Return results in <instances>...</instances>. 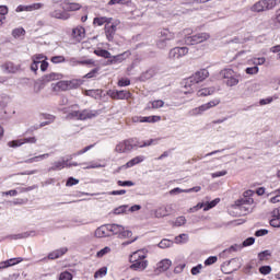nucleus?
<instances>
[{"label": "nucleus", "instance_id": "nucleus-26", "mask_svg": "<svg viewBox=\"0 0 280 280\" xmlns=\"http://www.w3.org/2000/svg\"><path fill=\"white\" fill-rule=\"evenodd\" d=\"M145 158L143 156H136L129 162L126 163L125 167H135V165H139V163H143Z\"/></svg>", "mask_w": 280, "mask_h": 280}, {"label": "nucleus", "instance_id": "nucleus-22", "mask_svg": "<svg viewBox=\"0 0 280 280\" xmlns=\"http://www.w3.org/2000/svg\"><path fill=\"white\" fill-rule=\"evenodd\" d=\"M107 231H110L114 235H120V233L124 231V225L120 224H109L107 225Z\"/></svg>", "mask_w": 280, "mask_h": 280}, {"label": "nucleus", "instance_id": "nucleus-39", "mask_svg": "<svg viewBox=\"0 0 280 280\" xmlns=\"http://www.w3.org/2000/svg\"><path fill=\"white\" fill-rule=\"evenodd\" d=\"M23 35H25V30H24V28H14V30L12 31V36H13L14 38H19V37H21V36H23Z\"/></svg>", "mask_w": 280, "mask_h": 280}, {"label": "nucleus", "instance_id": "nucleus-57", "mask_svg": "<svg viewBox=\"0 0 280 280\" xmlns=\"http://www.w3.org/2000/svg\"><path fill=\"white\" fill-rule=\"evenodd\" d=\"M51 62H54L55 65H58L60 62H65V57L62 56H55L51 58Z\"/></svg>", "mask_w": 280, "mask_h": 280}, {"label": "nucleus", "instance_id": "nucleus-28", "mask_svg": "<svg viewBox=\"0 0 280 280\" xmlns=\"http://www.w3.org/2000/svg\"><path fill=\"white\" fill-rule=\"evenodd\" d=\"M225 84L226 86H237V84H240V79L234 74L226 80Z\"/></svg>", "mask_w": 280, "mask_h": 280}, {"label": "nucleus", "instance_id": "nucleus-15", "mask_svg": "<svg viewBox=\"0 0 280 280\" xmlns=\"http://www.w3.org/2000/svg\"><path fill=\"white\" fill-rule=\"evenodd\" d=\"M72 36L80 43L84 36H86V31L82 26H77L75 28L72 30Z\"/></svg>", "mask_w": 280, "mask_h": 280}, {"label": "nucleus", "instance_id": "nucleus-20", "mask_svg": "<svg viewBox=\"0 0 280 280\" xmlns=\"http://www.w3.org/2000/svg\"><path fill=\"white\" fill-rule=\"evenodd\" d=\"M67 250H69L67 247H61L60 249H56L50 254H48V259H58L62 257V255H65Z\"/></svg>", "mask_w": 280, "mask_h": 280}, {"label": "nucleus", "instance_id": "nucleus-3", "mask_svg": "<svg viewBox=\"0 0 280 280\" xmlns=\"http://www.w3.org/2000/svg\"><path fill=\"white\" fill-rule=\"evenodd\" d=\"M207 78H209V70L201 69L195 72L192 77H189L188 79H186L185 88L192 86V84H199V82H203V80H207Z\"/></svg>", "mask_w": 280, "mask_h": 280}, {"label": "nucleus", "instance_id": "nucleus-47", "mask_svg": "<svg viewBox=\"0 0 280 280\" xmlns=\"http://www.w3.org/2000/svg\"><path fill=\"white\" fill-rule=\"evenodd\" d=\"M165 105V102L158 100V101H153L151 103L152 108H163V106Z\"/></svg>", "mask_w": 280, "mask_h": 280}, {"label": "nucleus", "instance_id": "nucleus-38", "mask_svg": "<svg viewBox=\"0 0 280 280\" xmlns=\"http://www.w3.org/2000/svg\"><path fill=\"white\" fill-rule=\"evenodd\" d=\"M270 226H273V229H280V217H273L270 220Z\"/></svg>", "mask_w": 280, "mask_h": 280}, {"label": "nucleus", "instance_id": "nucleus-13", "mask_svg": "<svg viewBox=\"0 0 280 280\" xmlns=\"http://www.w3.org/2000/svg\"><path fill=\"white\" fill-rule=\"evenodd\" d=\"M220 104V100L215 98L213 101H210L209 103H206L198 108L195 109V113H205V110H209V108H215Z\"/></svg>", "mask_w": 280, "mask_h": 280}, {"label": "nucleus", "instance_id": "nucleus-5", "mask_svg": "<svg viewBox=\"0 0 280 280\" xmlns=\"http://www.w3.org/2000/svg\"><path fill=\"white\" fill-rule=\"evenodd\" d=\"M211 35L209 33H198L196 35L185 37L186 45H200V43H205V40H209Z\"/></svg>", "mask_w": 280, "mask_h": 280}, {"label": "nucleus", "instance_id": "nucleus-33", "mask_svg": "<svg viewBox=\"0 0 280 280\" xmlns=\"http://www.w3.org/2000/svg\"><path fill=\"white\" fill-rule=\"evenodd\" d=\"M172 244H174V242H172L171 240L167 238H163L160 243H159V248H170V246H172Z\"/></svg>", "mask_w": 280, "mask_h": 280}, {"label": "nucleus", "instance_id": "nucleus-1", "mask_svg": "<svg viewBox=\"0 0 280 280\" xmlns=\"http://www.w3.org/2000/svg\"><path fill=\"white\" fill-rule=\"evenodd\" d=\"M277 8V0H259L250 7V12H268Z\"/></svg>", "mask_w": 280, "mask_h": 280}, {"label": "nucleus", "instance_id": "nucleus-8", "mask_svg": "<svg viewBox=\"0 0 280 280\" xmlns=\"http://www.w3.org/2000/svg\"><path fill=\"white\" fill-rule=\"evenodd\" d=\"M254 200L253 198H242L235 201L236 207L246 215L248 213L249 208H247L244 205H253Z\"/></svg>", "mask_w": 280, "mask_h": 280}, {"label": "nucleus", "instance_id": "nucleus-53", "mask_svg": "<svg viewBox=\"0 0 280 280\" xmlns=\"http://www.w3.org/2000/svg\"><path fill=\"white\" fill-rule=\"evenodd\" d=\"M253 244H255V237H248L243 242L242 246L244 248L246 246H253Z\"/></svg>", "mask_w": 280, "mask_h": 280}, {"label": "nucleus", "instance_id": "nucleus-12", "mask_svg": "<svg viewBox=\"0 0 280 280\" xmlns=\"http://www.w3.org/2000/svg\"><path fill=\"white\" fill-rule=\"evenodd\" d=\"M174 211V208L172 205L166 206V207H161L154 211L155 218H166V215H170Z\"/></svg>", "mask_w": 280, "mask_h": 280}, {"label": "nucleus", "instance_id": "nucleus-24", "mask_svg": "<svg viewBox=\"0 0 280 280\" xmlns=\"http://www.w3.org/2000/svg\"><path fill=\"white\" fill-rule=\"evenodd\" d=\"M36 235V232H24L20 234H12L10 235V240H26V237Z\"/></svg>", "mask_w": 280, "mask_h": 280}, {"label": "nucleus", "instance_id": "nucleus-42", "mask_svg": "<svg viewBox=\"0 0 280 280\" xmlns=\"http://www.w3.org/2000/svg\"><path fill=\"white\" fill-rule=\"evenodd\" d=\"M69 89H78L82 84V80L68 81Z\"/></svg>", "mask_w": 280, "mask_h": 280}, {"label": "nucleus", "instance_id": "nucleus-63", "mask_svg": "<svg viewBox=\"0 0 280 280\" xmlns=\"http://www.w3.org/2000/svg\"><path fill=\"white\" fill-rule=\"evenodd\" d=\"M98 72H100V68H95L91 72L85 74L84 78H88V79L95 78V74L98 73Z\"/></svg>", "mask_w": 280, "mask_h": 280}, {"label": "nucleus", "instance_id": "nucleus-6", "mask_svg": "<svg viewBox=\"0 0 280 280\" xmlns=\"http://www.w3.org/2000/svg\"><path fill=\"white\" fill-rule=\"evenodd\" d=\"M189 54V48L187 47H175L170 50L168 58L171 60H179V58H183L184 56H187Z\"/></svg>", "mask_w": 280, "mask_h": 280}, {"label": "nucleus", "instance_id": "nucleus-7", "mask_svg": "<svg viewBox=\"0 0 280 280\" xmlns=\"http://www.w3.org/2000/svg\"><path fill=\"white\" fill-rule=\"evenodd\" d=\"M95 117V114L89 112V110H83V112H71L70 114H68L67 118L68 119H81V120H84V119H91Z\"/></svg>", "mask_w": 280, "mask_h": 280}, {"label": "nucleus", "instance_id": "nucleus-19", "mask_svg": "<svg viewBox=\"0 0 280 280\" xmlns=\"http://www.w3.org/2000/svg\"><path fill=\"white\" fill-rule=\"evenodd\" d=\"M50 16L51 19H61L62 21H67L70 18L69 13L60 10L50 12Z\"/></svg>", "mask_w": 280, "mask_h": 280}, {"label": "nucleus", "instance_id": "nucleus-31", "mask_svg": "<svg viewBox=\"0 0 280 280\" xmlns=\"http://www.w3.org/2000/svg\"><path fill=\"white\" fill-rule=\"evenodd\" d=\"M124 55L114 56L112 59L107 61L108 65H117V62H124Z\"/></svg>", "mask_w": 280, "mask_h": 280}, {"label": "nucleus", "instance_id": "nucleus-25", "mask_svg": "<svg viewBox=\"0 0 280 280\" xmlns=\"http://www.w3.org/2000/svg\"><path fill=\"white\" fill-rule=\"evenodd\" d=\"M55 91H69V81H59L54 86Z\"/></svg>", "mask_w": 280, "mask_h": 280}, {"label": "nucleus", "instance_id": "nucleus-2", "mask_svg": "<svg viewBox=\"0 0 280 280\" xmlns=\"http://www.w3.org/2000/svg\"><path fill=\"white\" fill-rule=\"evenodd\" d=\"M242 268V260L240 258H232L229 261H225L221 265V272L224 275H233Z\"/></svg>", "mask_w": 280, "mask_h": 280}, {"label": "nucleus", "instance_id": "nucleus-54", "mask_svg": "<svg viewBox=\"0 0 280 280\" xmlns=\"http://www.w3.org/2000/svg\"><path fill=\"white\" fill-rule=\"evenodd\" d=\"M270 250H264L258 254V258L260 261H264V259H266V257H270Z\"/></svg>", "mask_w": 280, "mask_h": 280}, {"label": "nucleus", "instance_id": "nucleus-55", "mask_svg": "<svg viewBox=\"0 0 280 280\" xmlns=\"http://www.w3.org/2000/svg\"><path fill=\"white\" fill-rule=\"evenodd\" d=\"M78 183H80V180H78L73 177H69L66 185H67V187H73V185H78Z\"/></svg>", "mask_w": 280, "mask_h": 280}, {"label": "nucleus", "instance_id": "nucleus-41", "mask_svg": "<svg viewBox=\"0 0 280 280\" xmlns=\"http://www.w3.org/2000/svg\"><path fill=\"white\" fill-rule=\"evenodd\" d=\"M126 3H130V0H109L108 5H125Z\"/></svg>", "mask_w": 280, "mask_h": 280}, {"label": "nucleus", "instance_id": "nucleus-4", "mask_svg": "<svg viewBox=\"0 0 280 280\" xmlns=\"http://www.w3.org/2000/svg\"><path fill=\"white\" fill-rule=\"evenodd\" d=\"M174 33L170 32V30H162L160 32V39L156 43L159 49H165V47H167V43H170V40H174Z\"/></svg>", "mask_w": 280, "mask_h": 280}, {"label": "nucleus", "instance_id": "nucleus-30", "mask_svg": "<svg viewBox=\"0 0 280 280\" xmlns=\"http://www.w3.org/2000/svg\"><path fill=\"white\" fill-rule=\"evenodd\" d=\"M120 240H128L129 237H132V231L126 230V228L122 226V231L118 235Z\"/></svg>", "mask_w": 280, "mask_h": 280}, {"label": "nucleus", "instance_id": "nucleus-56", "mask_svg": "<svg viewBox=\"0 0 280 280\" xmlns=\"http://www.w3.org/2000/svg\"><path fill=\"white\" fill-rule=\"evenodd\" d=\"M218 202H220V199L212 200L210 203H208V206L206 208H203V211H209V209H213V207H215V205H218Z\"/></svg>", "mask_w": 280, "mask_h": 280}, {"label": "nucleus", "instance_id": "nucleus-58", "mask_svg": "<svg viewBox=\"0 0 280 280\" xmlns=\"http://www.w3.org/2000/svg\"><path fill=\"white\" fill-rule=\"evenodd\" d=\"M200 270H202V265H197L196 267L191 268V275L196 276V275H200Z\"/></svg>", "mask_w": 280, "mask_h": 280}, {"label": "nucleus", "instance_id": "nucleus-45", "mask_svg": "<svg viewBox=\"0 0 280 280\" xmlns=\"http://www.w3.org/2000/svg\"><path fill=\"white\" fill-rule=\"evenodd\" d=\"M117 185L119 187H133L135 183L132 180H125V182L118 180Z\"/></svg>", "mask_w": 280, "mask_h": 280}, {"label": "nucleus", "instance_id": "nucleus-46", "mask_svg": "<svg viewBox=\"0 0 280 280\" xmlns=\"http://www.w3.org/2000/svg\"><path fill=\"white\" fill-rule=\"evenodd\" d=\"M122 145H125L126 152H130V150H132V148H135V145L132 144V140H125L122 142Z\"/></svg>", "mask_w": 280, "mask_h": 280}, {"label": "nucleus", "instance_id": "nucleus-10", "mask_svg": "<svg viewBox=\"0 0 280 280\" xmlns=\"http://www.w3.org/2000/svg\"><path fill=\"white\" fill-rule=\"evenodd\" d=\"M109 96L113 100H130L131 94L129 91L121 90V91H110Z\"/></svg>", "mask_w": 280, "mask_h": 280}, {"label": "nucleus", "instance_id": "nucleus-49", "mask_svg": "<svg viewBox=\"0 0 280 280\" xmlns=\"http://www.w3.org/2000/svg\"><path fill=\"white\" fill-rule=\"evenodd\" d=\"M218 261L217 256H210L208 259L205 260V266H213Z\"/></svg>", "mask_w": 280, "mask_h": 280}, {"label": "nucleus", "instance_id": "nucleus-62", "mask_svg": "<svg viewBox=\"0 0 280 280\" xmlns=\"http://www.w3.org/2000/svg\"><path fill=\"white\" fill-rule=\"evenodd\" d=\"M109 252H110V247H104L97 253V257H104V255H108Z\"/></svg>", "mask_w": 280, "mask_h": 280}, {"label": "nucleus", "instance_id": "nucleus-64", "mask_svg": "<svg viewBox=\"0 0 280 280\" xmlns=\"http://www.w3.org/2000/svg\"><path fill=\"white\" fill-rule=\"evenodd\" d=\"M264 235H268V230L264 229L255 232L256 237H264Z\"/></svg>", "mask_w": 280, "mask_h": 280}, {"label": "nucleus", "instance_id": "nucleus-52", "mask_svg": "<svg viewBox=\"0 0 280 280\" xmlns=\"http://www.w3.org/2000/svg\"><path fill=\"white\" fill-rule=\"evenodd\" d=\"M93 148V144H90L85 147L84 149L78 151L77 153L72 154V156H80V154H85V152H89Z\"/></svg>", "mask_w": 280, "mask_h": 280}, {"label": "nucleus", "instance_id": "nucleus-37", "mask_svg": "<svg viewBox=\"0 0 280 280\" xmlns=\"http://www.w3.org/2000/svg\"><path fill=\"white\" fill-rule=\"evenodd\" d=\"M59 280H73V275L69 271H63L59 275Z\"/></svg>", "mask_w": 280, "mask_h": 280}, {"label": "nucleus", "instance_id": "nucleus-11", "mask_svg": "<svg viewBox=\"0 0 280 280\" xmlns=\"http://www.w3.org/2000/svg\"><path fill=\"white\" fill-rule=\"evenodd\" d=\"M23 143H36V137L24 138L20 140H13L8 143L9 148H19L23 145Z\"/></svg>", "mask_w": 280, "mask_h": 280}, {"label": "nucleus", "instance_id": "nucleus-51", "mask_svg": "<svg viewBox=\"0 0 280 280\" xmlns=\"http://www.w3.org/2000/svg\"><path fill=\"white\" fill-rule=\"evenodd\" d=\"M116 152H118L119 154H124L126 151V147L124 145V142H120L116 145L115 149Z\"/></svg>", "mask_w": 280, "mask_h": 280}, {"label": "nucleus", "instance_id": "nucleus-21", "mask_svg": "<svg viewBox=\"0 0 280 280\" xmlns=\"http://www.w3.org/2000/svg\"><path fill=\"white\" fill-rule=\"evenodd\" d=\"M215 93V88H203L197 92L198 97H207L209 95H213Z\"/></svg>", "mask_w": 280, "mask_h": 280}, {"label": "nucleus", "instance_id": "nucleus-59", "mask_svg": "<svg viewBox=\"0 0 280 280\" xmlns=\"http://www.w3.org/2000/svg\"><path fill=\"white\" fill-rule=\"evenodd\" d=\"M136 253L139 254V257L142 259V261L145 259V257H148V249H139Z\"/></svg>", "mask_w": 280, "mask_h": 280}, {"label": "nucleus", "instance_id": "nucleus-44", "mask_svg": "<svg viewBox=\"0 0 280 280\" xmlns=\"http://www.w3.org/2000/svg\"><path fill=\"white\" fill-rule=\"evenodd\" d=\"M259 272H260V275H270V272H272V267H270V266H261L259 268Z\"/></svg>", "mask_w": 280, "mask_h": 280}, {"label": "nucleus", "instance_id": "nucleus-60", "mask_svg": "<svg viewBox=\"0 0 280 280\" xmlns=\"http://www.w3.org/2000/svg\"><path fill=\"white\" fill-rule=\"evenodd\" d=\"M130 261H143V259L141 258V256H139V254L137 252H135L131 256H130Z\"/></svg>", "mask_w": 280, "mask_h": 280}, {"label": "nucleus", "instance_id": "nucleus-23", "mask_svg": "<svg viewBox=\"0 0 280 280\" xmlns=\"http://www.w3.org/2000/svg\"><path fill=\"white\" fill-rule=\"evenodd\" d=\"M172 266V260L170 259H163L159 262L158 269L160 272H165L166 270H170V267Z\"/></svg>", "mask_w": 280, "mask_h": 280}, {"label": "nucleus", "instance_id": "nucleus-40", "mask_svg": "<svg viewBox=\"0 0 280 280\" xmlns=\"http://www.w3.org/2000/svg\"><path fill=\"white\" fill-rule=\"evenodd\" d=\"M243 246L242 245H232L230 248L223 250V253H237V250H242Z\"/></svg>", "mask_w": 280, "mask_h": 280}, {"label": "nucleus", "instance_id": "nucleus-61", "mask_svg": "<svg viewBox=\"0 0 280 280\" xmlns=\"http://www.w3.org/2000/svg\"><path fill=\"white\" fill-rule=\"evenodd\" d=\"M118 86H130V79H120L118 81Z\"/></svg>", "mask_w": 280, "mask_h": 280}, {"label": "nucleus", "instance_id": "nucleus-50", "mask_svg": "<svg viewBox=\"0 0 280 280\" xmlns=\"http://www.w3.org/2000/svg\"><path fill=\"white\" fill-rule=\"evenodd\" d=\"M246 73H248V75H255V74L259 73V67L255 66L252 68H247Z\"/></svg>", "mask_w": 280, "mask_h": 280}, {"label": "nucleus", "instance_id": "nucleus-43", "mask_svg": "<svg viewBox=\"0 0 280 280\" xmlns=\"http://www.w3.org/2000/svg\"><path fill=\"white\" fill-rule=\"evenodd\" d=\"M128 206H119L118 208L114 209L115 215H121V213H126Z\"/></svg>", "mask_w": 280, "mask_h": 280}, {"label": "nucleus", "instance_id": "nucleus-27", "mask_svg": "<svg viewBox=\"0 0 280 280\" xmlns=\"http://www.w3.org/2000/svg\"><path fill=\"white\" fill-rule=\"evenodd\" d=\"M221 78H224V80H229V78H233L235 75V71L233 69H224L220 72Z\"/></svg>", "mask_w": 280, "mask_h": 280}, {"label": "nucleus", "instance_id": "nucleus-36", "mask_svg": "<svg viewBox=\"0 0 280 280\" xmlns=\"http://www.w3.org/2000/svg\"><path fill=\"white\" fill-rule=\"evenodd\" d=\"M108 272V268L107 267H102L101 269H98L95 273H94V278L97 279V277H104L106 276Z\"/></svg>", "mask_w": 280, "mask_h": 280}, {"label": "nucleus", "instance_id": "nucleus-14", "mask_svg": "<svg viewBox=\"0 0 280 280\" xmlns=\"http://www.w3.org/2000/svg\"><path fill=\"white\" fill-rule=\"evenodd\" d=\"M65 167H71V164H69V160L54 162L51 167L48 168V172H58V170H65Z\"/></svg>", "mask_w": 280, "mask_h": 280}, {"label": "nucleus", "instance_id": "nucleus-18", "mask_svg": "<svg viewBox=\"0 0 280 280\" xmlns=\"http://www.w3.org/2000/svg\"><path fill=\"white\" fill-rule=\"evenodd\" d=\"M23 261V258H11L7 261L0 262V270H3V268H10V266H16V264H21Z\"/></svg>", "mask_w": 280, "mask_h": 280}, {"label": "nucleus", "instance_id": "nucleus-29", "mask_svg": "<svg viewBox=\"0 0 280 280\" xmlns=\"http://www.w3.org/2000/svg\"><path fill=\"white\" fill-rule=\"evenodd\" d=\"M94 54L96 56H100L101 58H107V59L113 58L110 52H108V50H104V49L94 50Z\"/></svg>", "mask_w": 280, "mask_h": 280}, {"label": "nucleus", "instance_id": "nucleus-16", "mask_svg": "<svg viewBox=\"0 0 280 280\" xmlns=\"http://www.w3.org/2000/svg\"><path fill=\"white\" fill-rule=\"evenodd\" d=\"M156 68L152 67L149 68L147 71H144L141 75H140V81L141 82H145L147 80H152V78H154V74L156 73Z\"/></svg>", "mask_w": 280, "mask_h": 280}, {"label": "nucleus", "instance_id": "nucleus-34", "mask_svg": "<svg viewBox=\"0 0 280 280\" xmlns=\"http://www.w3.org/2000/svg\"><path fill=\"white\" fill-rule=\"evenodd\" d=\"M187 224V219L185 217H178L175 222H173V226H185Z\"/></svg>", "mask_w": 280, "mask_h": 280}, {"label": "nucleus", "instance_id": "nucleus-9", "mask_svg": "<svg viewBox=\"0 0 280 280\" xmlns=\"http://www.w3.org/2000/svg\"><path fill=\"white\" fill-rule=\"evenodd\" d=\"M116 32H117V25L110 24V22L105 24V35L107 40H109V43L115 39Z\"/></svg>", "mask_w": 280, "mask_h": 280}, {"label": "nucleus", "instance_id": "nucleus-17", "mask_svg": "<svg viewBox=\"0 0 280 280\" xmlns=\"http://www.w3.org/2000/svg\"><path fill=\"white\" fill-rule=\"evenodd\" d=\"M148 268V260H137V261H131L130 269L131 270H145Z\"/></svg>", "mask_w": 280, "mask_h": 280}, {"label": "nucleus", "instance_id": "nucleus-32", "mask_svg": "<svg viewBox=\"0 0 280 280\" xmlns=\"http://www.w3.org/2000/svg\"><path fill=\"white\" fill-rule=\"evenodd\" d=\"M110 21H113V19H108V18H95L94 19V24L95 25H104V23H110Z\"/></svg>", "mask_w": 280, "mask_h": 280}, {"label": "nucleus", "instance_id": "nucleus-48", "mask_svg": "<svg viewBox=\"0 0 280 280\" xmlns=\"http://www.w3.org/2000/svg\"><path fill=\"white\" fill-rule=\"evenodd\" d=\"M80 8H82V5H80L79 3H70L66 9L70 12H75V10H80Z\"/></svg>", "mask_w": 280, "mask_h": 280}, {"label": "nucleus", "instance_id": "nucleus-35", "mask_svg": "<svg viewBox=\"0 0 280 280\" xmlns=\"http://www.w3.org/2000/svg\"><path fill=\"white\" fill-rule=\"evenodd\" d=\"M48 156H49V153H45V154L34 156V158L26 160V163H34V161H40L43 159H48Z\"/></svg>", "mask_w": 280, "mask_h": 280}]
</instances>
